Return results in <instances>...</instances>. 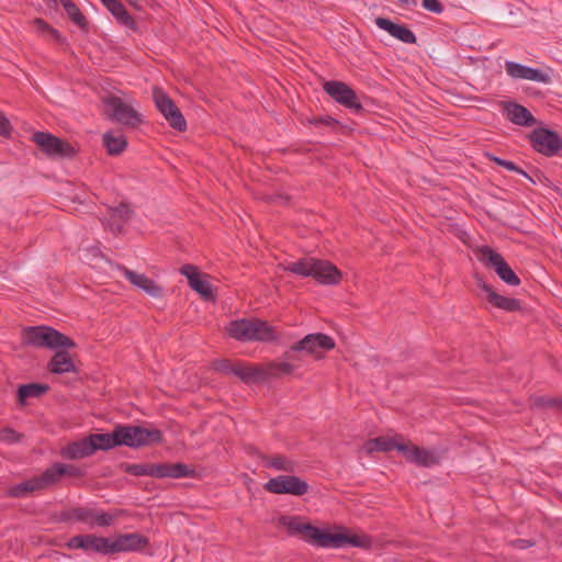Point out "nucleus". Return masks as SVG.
<instances>
[{"mask_svg": "<svg viewBox=\"0 0 562 562\" xmlns=\"http://www.w3.org/2000/svg\"><path fill=\"white\" fill-rule=\"evenodd\" d=\"M279 524L284 527L291 536H300L303 540L319 548L338 549L347 546L369 548L372 543L369 536L347 535L344 527H337L336 532H328L325 529L302 521L297 516H281Z\"/></svg>", "mask_w": 562, "mask_h": 562, "instance_id": "obj_1", "label": "nucleus"}, {"mask_svg": "<svg viewBox=\"0 0 562 562\" xmlns=\"http://www.w3.org/2000/svg\"><path fill=\"white\" fill-rule=\"evenodd\" d=\"M225 330L227 335L241 342L269 344L279 340L276 327L259 318H240L229 322Z\"/></svg>", "mask_w": 562, "mask_h": 562, "instance_id": "obj_2", "label": "nucleus"}, {"mask_svg": "<svg viewBox=\"0 0 562 562\" xmlns=\"http://www.w3.org/2000/svg\"><path fill=\"white\" fill-rule=\"evenodd\" d=\"M21 336L25 345L35 348L56 350L58 348L70 349L76 346L71 338L49 326L24 327Z\"/></svg>", "mask_w": 562, "mask_h": 562, "instance_id": "obj_3", "label": "nucleus"}, {"mask_svg": "<svg viewBox=\"0 0 562 562\" xmlns=\"http://www.w3.org/2000/svg\"><path fill=\"white\" fill-rule=\"evenodd\" d=\"M124 471L134 476L146 475L157 479L195 476V470L184 463H127Z\"/></svg>", "mask_w": 562, "mask_h": 562, "instance_id": "obj_4", "label": "nucleus"}, {"mask_svg": "<svg viewBox=\"0 0 562 562\" xmlns=\"http://www.w3.org/2000/svg\"><path fill=\"white\" fill-rule=\"evenodd\" d=\"M104 113L113 122L123 126L135 128L143 122V116L127 101L116 95L103 98Z\"/></svg>", "mask_w": 562, "mask_h": 562, "instance_id": "obj_5", "label": "nucleus"}, {"mask_svg": "<svg viewBox=\"0 0 562 562\" xmlns=\"http://www.w3.org/2000/svg\"><path fill=\"white\" fill-rule=\"evenodd\" d=\"M116 435L119 446H126L130 448H139L143 446L158 443L162 439V434L159 429L132 425H117Z\"/></svg>", "mask_w": 562, "mask_h": 562, "instance_id": "obj_6", "label": "nucleus"}, {"mask_svg": "<svg viewBox=\"0 0 562 562\" xmlns=\"http://www.w3.org/2000/svg\"><path fill=\"white\" fill-rule=\"evenodd\" d=\"M479 261L485 267L493 269L497 276L508 285L516 286L520 283V279L504 260L501 254L490 246H480L475 249Z\"/></svg>", "mask_w": 562, "mask_h": 562, "instance_id": "obj_7", "label": "nucleus"}, {"mask_svg": "<svg viewBox=\"0 0 562 562\" xmlns=\"http://www.w3.org/2000/svg\"><path fill=\"white\" fill-rule=\"evenodd\" d=\"M334 348L335 341L330 336L322 333L308 334L297 344L291 346L290 349L284 352L283 357L286 359H296L294 355L295 352L305 351L310 355H315L317 358H321L322 351L331 350Z\"/></svg>", "mask_w": 562, "mask_h": 562, "instance_id": "obj_8", "label": "nucleus"}, {"mask_svg": "<svg viewBox=\"0 0 562 562\" xmlns=\"http://www.w3.org/2000/svg\"><path fill=\"white\" fill-rule=\"evenodd\" d=\"M324 91L337 103L355 112L362 110L357 93L347 83L338 80H329L323 85Z\"/></svg>", "mask_w": 562, "mask_h": 562, "instance_id": "obj_9", "label": "nucleus"}, {"mask_svg": "<svg viewBox=\"0 0 562 562\" xmlns=\"http://www.w3.org/2000/svg\"><path fill=\"white\" fill-rule=\"evenodd\" d=\"M155 104L169 125L178 131L187 128V121L175 102L160 89L153 92Z\"/></svg>", "mask_w": 562, "mask_h": 562, "instance_id": "obj_10", "label": "nucleus"}, {"mask_svg": "<svg viewBox=\"0 0 562 562\" xmlns=\"http://www.w3.org/2000/svg\"><path fill=\"white\" fill-rule=\"evenodd\" d=\"M265 488L273 494H290L294 496H302L307 493L308 484L294 475H278L270 479Z\"/></svg>", "mask_w": 562, "mask_h": 562, "instance_id": "obj_11", "label": "nucleus"}, {"mask_svg": "<svg viewBox=\"0 0 562 562\" xmlns=\"http://www.w3.org/2000/svg\"><path fill=\"white\" fill-rule=\"evenodd\" d=\"M532 147L538 153L551 157L562 148V140L559 135L548 128H536L530 135Z\"/></svg>", "mask_w": 562, "mask_h": 562, "instance_id": "obj_12", "label": "nucleus"}, {"mask_svg": "<svg viewBox=\"0 0 562 562\" xmlns=\"http://www.w3.org/2000/svg\"><path fill=\"white\" fill-rule=\"evenodd\" d=\"M397 451L403 453L408 462L418 467L429 468L437 464L440 460V454L436 450L419 448L413 443H403L397 447Z\"/></svg>", "mask_w": 562, "mask_h": 562, "instance_id": "obj_13", "label": "nucleus"}, {"mask_svg": "<svg viewBox=\"0 0 562 562\" xmlns=\"http://www.w3.org/2000/svg\"><path fill=\"white\" fill-rule=\"evenodd\" d=\"M69 517L88 524L90 527H108L112 525L116 516L91 507H76L70 510Z\"/></svg>", "mask_w": 562, "mask_h": 562, "instance_id": "obj_14", "label": "nucleus"}, {"mask_svg": "<svg viewBox=\"0 0 562 562\" xmlns=\"http://www.w3.org/2000/svg\"><path fill=\"white\" fill-rule=\"evenodd\" d=\"M49 476H50V474H45V471H44L38 476H33L24 482H21L19 484H15V485L9 487L7 491V495L9 497H14V498H24L35 492L46 490L47 487L50 486L49 482H48Z\"/></svg>", "mask_w": 562, "mask_h": 562, "instance_id": "obj_15", "label": "nucleus"}, {"mask_svg": "<svg viewBox=\"0 0 562 562\" xmlns=\"http://www.w3.org/2000/svg\"><path fill=\"white\" fill-rule=\"evenodd\" d=\"M148 546V539L140 533L131 532L119 535L114 539H111V553L119 552H132L142 550Z\"/></svg>", "mask_w": 562, "mask_h": 562, "instance_id": "obj_16", "label": "nucleus"}, {"mask_svg": "<svg viewBox=\"0 0 562 562\" xmlns=\"http://www.w3.org/2000/svg\"><path fill=\"white\" fill-rule=\"evenodd\" d=\"M375 25L387 32L392 37L405 44H415L417 37L412 30L404 24L395 23L386 18L378 16L374 20Z\"/></svg>", "mask_w": 562, "mask_h": 562, "instance_id": "obj_17", "label": "nucleus"}, {"mask_svg": "<svg viewBox=\"0 0 562 562\" xmlns=\"http://www.w3.org/2000/svg\"><path fill=\"white\" fill-rule=\"evenodd\" d=\"M505 70L513 79H525L543 83L549 81V76L546 72L516 61H506Z\"/></svg>", "mask_w": 562, "mask_h": 562, "instance_id": "obj_18", "label": "nucleus"}, {"mask_svg": "<svg viewBox=\"0 0 562 562\" xmlns=\"http://www.w3.org/2000/svg\"><path fill=\"white\" fill-rule=\"evenodd\" d=\"M33 140L52 156H67L71 150L68 144L48 133L37 132L33 135Z\"/></svg>", "mask_w": 562, "mask_h": 562, "instance_id": "obj_19", "label": "nucleus"}, {"mask_svg": "<svg viewBox=\"0 0 562 562\" xmlns=\"http://www.w3.org/2000/svg\"><path fill=\"white\" fill-rule=\"evenodd\" d=\"M123 276L136 288L143 290L153 297H159L162 294V288L158 285L154 280L147 278L143 273H137L127 268H120Z\"/></svg>", "mask_w": 562, "mask_h": 562, "instance_id": "obj_20", "label": "nucleus"}, {"mask_svg": "<svg viewBox=\"0 0 562 562\" xmlns=\"http://www.w3.org/2000/svg\"><path fill=\"white\" fill-rule=\"evenodd\" d=\"M313 270L312 277L322 284L334 285L341 280V272L328 261L316 259Z\"/></svg>", "mask_w": 562, "mask_h": 562, "instance_id": "obj_21", "label": "nucleus"}, {"mask_svg": "<svg viewBox=\"0 0 562 562\" xmlns=\"http://www.w3.org/2000/svg\"><path fill=\"white\" fill-rule=\"evenodd\" d=\"M504 113L506 117L516 125L530 127L536 124V119L531 112L518 103H506L504 105Z\"/></svg>", "mask_w": 562, "mask_h": 562, "instance_id": "obj_22", "label": "nucleus"}, {"mask_svg": "<svg viewBox=\"0 0 562 562\" xmlns=\"http://www.w3.org/2000/svg\"><path fill=\"white\" fill-rule=\"evenodd\" d=\"M482 290L486 293L487 300L496 307L507 311L514 312L520 308V302L513 297H507L497 294L493 288L486 283L482 284Z\"/></svg>", "mask_w": 562, "mask_h": 562, "instance_id": "obj_23", "label": "nucleus"}, {"mask_svg": "<svg viewBox=\"0 0 562 562\" xmlns=\"http://www.w3.org/2000/svg\"><path fill=\"white\" fill-rule=\"evenodd\" d=\"M130 207L124 203L110 209V218L103 222L104 226L113 233H120L123 224L130 216Z\"/></svg>", "mask_w": 562, "mask_h": 562, "instance_id": "obj_24", "label": "nucleus"}, {"mask_svg": "<svg viewBox=\"0 0 562 562\" xmlns=\"http://www.w3.org/2000/svg\"><path fill=\"white\" fill-rule=\"evenodd\" d=\"M48 369L52 373L56 374L76 371L75 363L66 351H56L48 363Z\"/></svg>", "mask_w": 562, "mask_h": 562, "instance_id": "obj_25", "label": "nucleus"}, {"mask_svg": "<svg viewBox=\"0 0 562 562\" xmlns=\"http://www.w3.org/2000/svg\"><path fill=\"white\" fill-rule=\"evenodd\" d=\"M94 453L90 436L70 443L64 449V456L68 459H82Z\"/></svg>", "mask_w": 562, "mask_h": 562, "instance_id": "obj_26", "label": "nucleus"}, {"mask_svg": "<svg viewBox=\"0 0 562 562\" xmlns=\"http://www.w3.org/2000/svg\"><path fill=\"white\" fill-rule=\"evenodd\" d=\"M234 375L247 384L265 381L263 368L257 366H247L243 362H237Z\"/></svg>", "mask_w": 562, "mask_h": 562, "instance_id": "obj_27", "label": "nucleus"}, {"mask_svg": "<svg viewBox=\"0 0 562 562\" xmlns=\"http://www.w3.org/2000/svg\"><path fill=\"white\" fill-rule=\"evenodd\" d=\"M291 359L284 357L283 361L269 362L265 368V380L277 379L285 375H290L294 372L296 367L290 362Z\"/></svg>", "mask_w": 562, "mask_h": 562, "instance_id": "obj_28", "label": "nucleus"}, {"mask_svg": "<svg viewBox=\"0 0 562 562\" xmlns=\"http://www.w3.org/2000/svg\"><path fill=\"white\" fill-rule=\"evenodd\" d=\"M101 2L112 13V15L120 24L130 29L135 27V23L132 16L119 0H101Z\"/></svg>", "mask_w": 562, "mask_h": 562, "instance_id": "obj_29", "label": "nucleus"}, {"mask_svg": "<svg viewBox=\"0 0 562 562\" xmlns=\"http://www.w3.org/2000/svg\"><path fill=\"white\" fill-rule=\"evenodd\" d=\"M402 445L403 443L398 442L395 438L378 437V438L368 440L364 443L363 449L367 453H373L375 451L387 452L393 449L397 450V447L402 446Z\"/></svg>", "mask_w": 562, "mask_h": 562, "instance_id": "obj_30", "label": "nucleus"}, {"mask_svg": "<svg viewBox=\"0 0 562 562\" xmlns=\"http://www.w3.org/2000/svg\"><path fill=\"white\" fill-rule=\"evenodd\" d=\"M103 144L110 155H120L127 146L125 136L117 132L103 134Z\"/></svg>", "mask_w": 562, "mask_h": 562, "instance_id": "obj_31", "label": "nucleus"}, {"mask_svg": "<svg viewBox=\"0 0 562 562\" xmlns=\"http://www.w3.org/2000/svg\"><path fill=\"white\" fill-rule=\"evenodd\" d=\"M45 474H50L48 482L53 485L60 481L64 475L77 476L80 474L78 468L64 463H55L45 470Z\"/></svg>", "mask_w": 562, "mask_h": 562, "instance_id": "obj_32", "label": "nucleus"}, {"mask_svg": "<svg viewBox=\"0 0 562 562\" xmlns=\"http://www.w3.org/2000/svg\"><path fill=\"white\" fill-rule=\"evenodd\" d=\"M90 439L92 440L94 452L97 450H110V449L119 446L116 427L110 434L90 435Z\"/></svg>", "mask_w": 562, "mask_h": 562, "instance_id": "obj_33", "label": "nucleus"}, {"mask_svg": "<svg viewBox=\"0 0 562 562\" xmlns=\"http://www.w3.org/2000/svg\"><path fill=\"white\" fill-rule=\"evenodd\" d=\"M315 258H303L297 261L289 262L284 266V270L301 277H312L315 268Z\"/></svg>", "mask_w": 562, "mask_h": 562, "instance_id": "obj_34", "label": "nucleus"}, {"mask_svg": "<svg viewBox=\"0 0 562 562\" xmlns=\"http://www.w3.org/2000/svg\"><path fill=\"white\" fill-rule=\"evenodd\" d=\"M86 547L85 551H92L102 554L111 553V539L104 537H97L92 535H86Z\"/></svg>", "mask_w": 562, "mask_h": 562, "instance_id": "obj_35", "label": "nucleus"}, {"mask_svg": "<svg viewBox=\"0 0 562 562\" xmlns=\"http://www.w3.org/2000/svg\"><path fill=\"white\" fill-rule=\"evenodd\" d=\"M48 391V385L41 383H31L21 385L18 390L20 403H24L30 397H40Z\"/></svg>", "mask_w": 562, "mask_h": 562, "instance_id": "obj_36", "label": "nucleus"}, {"mask_svg": "<svg viewBox=\"0 0 562 562\" xmlns=\"http://www.w3.org/2000/svg\"><path fill=\"white\" fill-rule=\"evenodd\" d=\"M33 25L35 27V31L38 35L41 36H44V37H48V38H52L56 42H59L61 41V35L60 33L56 30V29H53L48 23H46L43 19H35L33 21Z\"/></svg>", "mask_w": 562, "mask_h": 562, "instance_id": "obj_37", "label": "nucleus"}, {"mask_svg": "<svg viewBox=\"0 0 562 562\" xmlns=\"http://www.w3.org/2000/svg\"><path fill=\"white\" fill-rule=\"evenodd\" d=\"M189 285L204 299L209 300L213 297L212 285L207 280L203 279L201 274L191 280Z\"/></svg>", "mask_w": 562, "mask_h": 562, "instance_id": "obj_38", "label": "nucleus"}, {"mask_svg": "<svg viewBox=\"0 0 562 562\" xmlns=\"http://www.w3.org/2000/svg\"><path fill=\"white\" fill-rule=\"evenodd\" d=\"M486 157L495 162L496 165L509 170V171H513V172H517L528 179H530V177L528 176V173L526 171H524L520 167H518L517 165H515L513 161H509V160H505L503 158H499L497 156H494L492 154H487Z\"/></svg>", "mask_w": 562, "mask_h": 562, "instance_id": "obj_39", "label": "nucleus"}, {"mask_svg": "<svg viewBox=\"0 0 562 562\" xmlns=\"http://www.w3.org/2000/svg\"><path fill=\"white\" fill-rule=\"evenodd\" d=\"M69 19L79 27L83 29L87 25L86 18L80 12L79 8L76 4H72L65 9Z\"/></svg>", "mask_w": 562, "mask_h": 562, "instance_id": "obj_40", "label": "nucleus"}, {"mask_svg": "<svg viewBox=\"0 0 562 562\" xmlns=\"http://www.w3.org/2000/svg\"><path fill=\"white\" fill-rule=\"evenodd\" d=\"M268 465L279 471H291L293 469V462L281 456L272 457Z\"/></svg>", "mask_w": 562, "mask_h": 562, "instance_id": "obj_41", "label": "nucleus"}, {"mask_svg": "<svg viewBox=\"0 0 562 562\" xmlns=\"http://www.w3.org/2000/svg\"><path fill=\"white\" fill-rule=\"evenodd\" d=\"M214 369L224 374H235L237 362H231L229 360H217L214 362Z\"/></svg>", "mask_w": 562, "mask_h": 562, "instance_id": "obj_42", "label": "nucleus"}, {"mask_svg": "<svg viewBox=\"0 0 562 562\" xmlns=\"http://www.w3.org/2000/svg\"><path fill=\"white\" fill-rule=\"evenodd\" d=\"M20 440V435L11 428L0 429V441L5 443H13Z\"/></svg>", "mask_w": 562, "mask_h": 562, "instance_id": "obj_43", "label": "nucleus"}, {"mask_svg": "<svg viewBox=\"0 0 562 562\" xmlns=\"http://www.w3.org/2000/svg\"><path fill=\"white\" fill-rule=\"evenodd\" d=\"M180 273L184 277H187L189 283L191 280L195 279L198 276H200V272L198 271V268L193 265H183L180 268Z\"/></svg>", "mask_w": 562, "mask_h": 562, "instance_id": "obj_44", "label": "nucleus"}, {"mask_svg": "<svg viewBox=\"0 0 562 562\" xmlns=\"http://www.w3.org/2000/svg\"><path fill=\"white\" fill-rule=\"evenodd\" d=\"M423 7L434 13H441L443 10L438 0H423Z\"/></svg>", "mask_w": 562, "mask_h": 562, "instance_id": "obj_45", "label": "nucleus"}, {"mask_svg": "<svg viewBox=\"0 0 562 562\" xmlns=\"http://www.w3.org/2000/svg\"><path fill=\"white\" fill-rule=\"evenodd\" d=\"M557 404H558V398H552V397L541 396V397L535 398V401H533L535 406H541V407H555Z\"/></svg>", "mask_w": 562, "mask_h": 562, "instance_id": "obj_46", "label": "nucleus"}, {"mask_svg": "<svg viewBox=\"0 0 562 562\" xmlns=\"http://www.w3.org/2000/svg\"><path fill=\"white\" fill-rule=\"evenodd\" d=\"M86 535L85 536H76L71 538L68 542V547L71 549H82L85 550L86 547Z\"/></svg>", "mask_w": 562, "mask_h": 562, "instance_id": "obj_47", "label": "nucleus"}, {"mask_svg": "<svg viewBox=\"0 0 562 562\" xmlns=\"http://www.w3.org/2000/svg\"><path fill=\"white\" fill-rule=\"evenodd\" d=\"M11 132V125L5 115L0 111V135L7 136Z\"/></svg>", "mask_w": 562, "mask_h": 562, "instance_id": "obj_48", "label": "nucleus"}, {"mask_svg": "<svg viewBox=\"0 0 562 562\" xmlns=\"http://www.w3.org/2000/svg\"><path fill=\"white\" fill-rule=\"evenodd\" d=\"M318 122L327 124V125L336 123V121L333 117H330V116H326L324 119H321Z\"/></svg>", "mask_w": 562, "mask_h": 562, "instance_id": "obj_49", "label": "nucleus"}, {"mask_svg": "<svg viewBox=\"0 0 562 562\" xmlns=\"http://www.w3.org/2000/svg\"><path fill=\"white\" fill-rule=\"evenodd\" d=\"M58 1L61 3V5L64 7V9H66V8L70 7V5H72V4H75V3L72 2V0H58Z\"/></svg>", "mask_w": 562, "mask_h": 562, "instance_id": "obj_50", "label": "nucleus"}, {"mask_svg": "<svg viewBox=\"0 0 562 562\" xmlns=\"http://www.w3.org/2000/svg\"><path fill=\"white\" fill-rule=\"evenodd\" d=\"M519 548H527L529 546L527 540H518Z\"/></svg>", "mask_w": 562, "mask_h": 562, "instance_id": "obj_51", "label": "nucleus"}, {"mask_svg": "<svg viewBox=\"0 0 562 562\" xmlns=\"http://www.w3.org/2000/svg\"><path fill=\"white\" fill-rule=\"evenodd\" d=\"M131 5H133L134 8H139V0H126Z\"/></svg>", "mask_w": 562, "mask_h": 562, "instance_id": "obj_52", "label": "nucleus"}, {"mask_svg": "<svg viewBox=\"0 0 562 562\" xmlns=\"http://www.w3.org/2000/svg\"><path fill=\"white\" fill-rule=\"evenodd\" d=\"M555 407L562 409V397L558 398V404L555 405Z\"/></svg>", "mask_w": 562, "mask_h": 562, "instance_id": "obj_53", "label": "nucleus"}, {"mask_svg": "<svg viewBox=\"0 0 562 562\" xmlns=\"http://www.w3.org/2000/svg\"><path fill=\"white\" fill-rule=\"evenodd\" d=\"M400 1L403 3H406V4L409 3V0H400Z\"/></svg>", "mask_w": 562, "mask_h": 562, "instance_id": "obj_54", "label": "nucleus"}]
</instances>
